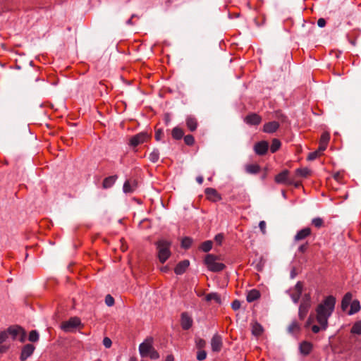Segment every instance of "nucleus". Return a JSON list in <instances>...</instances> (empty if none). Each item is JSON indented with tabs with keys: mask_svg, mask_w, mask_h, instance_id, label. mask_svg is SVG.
<instances>
[{
	"mask_svg": "<svg viewBox=\"0 0 361 361\" xmlns=\"http://www.w3.org/2000/svg\"><path fill=\"white\" fill-rule=\"evenodd\" d=\"M336 304V298L333 295L325 298L317 309V321L322 326L323 329H326L328 326V319L334 312Z\"/></svg>",
	"mask_w": 361,
	"mask_h": 361,
	"instance_id": "f257e3e1",
	"label": "nucleus"
},
{
	"mask_svg": "<svg viewBox=\"0 0 361 361\" xmlns=\"http://www.w3.org/2000/svg\"><path fill=\"white\" fill-rule=\"evenodd\" d=\"M158 252V258L164 264L171 256V243L166 240H160L156 243Z\"/></svg>",
	"mask_w": 361,
	"mask_h": 361,
	"instance_id": "f03ea898",
	"label": "nucleus"
},
{
	"mask_svg": "<svg viewBox=\"0 0 361 361\" xmlns=\"http://www.w3.org/2000/svg\"><path fill=\"white\" fill-rule=\"evenodd\" d=\"M219 259V257L208 254L204 258V264L210 271L219 272L226 267L224 264L218 262Z\"/></svg>",
	"mask_w": 361,
	"mask_h": 361,
	"instance_id": "7ed1b4c3",
	"label": "nucleus"
},
{
	"mask_svg": "<svg viewBox=\"0 0 361 361\" xmlns=\"http://www.w3.org/2000/svg\"><path fill=\"white\" fill-rule=\"evenodd\" d=\"M311 305V297L310 294H305L302 298V302L299 307L298 316L302 320L306 317Z\"/></svg>",
	"mask_w": 361,
	"mask_h": 361,
	"instance_id": "20e7f679",
	"label": "nucleus"
},
{
	"mask_svg": "<svg viewBox=\"0 0 361 361\" xmlns=\"http://www.w3.org/2000/svg\"><path fill=\"white\" fill-rule=\"evenodd\" d=\"M149 135L146 132H141L130 137L129 145L133 147L147 142L149 139Z\"/></svg>",
	"mask_w": 361,
	"mask_h": 361,
	"instance_id": "39448f33",
	"label": "nucleus"
},
{
	"mask_svg": "<svg viewBox=\"0 0 361 361\" xmlns=\"http://www.w3.org/2000/svg\"><path fill=\"white\" fill-rule=\"evenodd\" d=\"M80 319L78 317H72L68 321L61 324V329L65 332H70L80 324Z\"/></svg>",
	"mask_w": 361,
	"mask_h": 361,
	"instance_id": "423d86ee",
	"label": "nucleus"
},
{
	"mask_svg": "<svg viewBox=\"0 0 361 361\" xmlns=\"http://www.w3.org/2000/svg\"><path fill=\"white\" fill-rule=\"evenodd\" d=\"M275 181L277 183L280 184H294V180L289 176V171L288 170H284L282 172L279 173L278 175H276L275 177Z\"/></svg>",
	"mask_w": 361,
	"mask_h": 361,
	"instance_id": "0eeeda50",
	"label": "nucleus"
},
{
	"mask_svg": "<svg viewBox=\"0 0 361 361\" xmlns=\"http://www.w3.org/2000/svg\"><path fill=\"white\" fill-rule=\"evenodd\" d=\"M35 347L32 344H26L23 346L21 350L20 360V361H25L29 357H30L34 351Z\"/></svg>",
	"mask_w": 361,
	"mask_h": 361,
	"instance_id": "6e6552de",
	"label": "nucleus"
},
{
	"mask_svg": "<svg viewBox=\"0 0 361 361\" xmlns=\"http://www.w3.org/2000/svg\"><path fill=\"white\" fill-rule=\"evenodd\" d=\"M244 121L250 126H257L262 122V117L257 114L251 113L245 117Z\"/></svg>",
	"mask_w": 361,
	"mask_h": 361,
	"instance_id": "1a4fd4ad",
	"label": "nucleus"
},
{
	"mask_svg": "<svg viewBox=\"0 0 361 361\" xmlns=\"http://www.w3.org/2000/svg\"><path fill=\"white\" fill-rule=\"evenodd\" d=\"M312 234V230L309 227L303 228L302 229L298 231L295 235L294 236V241L299 242L301 241L307 237H309Z\"/></svg>",
	"mask_w": 361,
	"mask_h": 361,
	"instance_id": "9d476101",
	"label": "nucleus"
},
{
	"mask_svg": "<svg viewBox=\"0 0 361 361\" xmlns=\"http://www.w3.org/2000/svg\"><path fill=\"white\" fill-rule=\"evenodd\" d=\"M137 188V182L135 179L127 180L123 187V192L125 193H132Z\"/></svg>",
	"mask_w": 361,
	"mask_h": 361,
	"instance_id": "9b49d317",
	"label": "nucleus"
},
{
	"mask_svg": "<svg viewBox=\"0 0 361 361\" xmlns=\"http://www.w3.org/2000/svg\"><path fill=\"white\" fill-rule=\"evenodd\" d=\"M269 148V143L267 141H260L255 145V152L258 155H264Z\"/></svg>",
	"mask_w": 361,
	"mask_h": 361,
	"instance_id": "f8f14e48",
	"label": "nucleus"
},
{
	"mask_svg": "<svg viewBox=\"0 0 361 361\" xmlns=\"http://www.w3.org/2000/svg\"><path fill=\"white\" fill-rule=\"evenodd\" d=\"M302 291V283L298 281L295 287L293 293L290 294V298L295 303H298L300 300Z\"/></svg>",
	"mask_w": 361,
	"mask_h": 361,
	"instance_id": "ddd939ff",
	"label": "nucleus"
},
{
	"mask_svg": "<svg viewBox=\"0 0 361 361\" xmlns=\"http://www.w3.org/2000/svg\"><path fill=\"white\" fill-rule=\"evenodd\" d=\"M211 346L214 352H219L222 347V339L219 335L215 334L211 340Z\"/></svg>",
	"mask_w": 361,
	"mask_h": 361,
	"instance_id": "4468645a",
	"label": "nucleus"
},
{
	"mask_svg": "<svg viewBox=\"0 0 361 361\" xmlns=\"http://www.w3.org/2000/svg\"><path fill=\"white\" fill-rule=\"evenodd\" d=\"M192 325V319L187 312L181 314V326L184 330H188Z\"/></svg>",
	"mask_w": 361,
	"mask_h": 361,
	"instance_id": "2eb2a0df",
	"label": "nucleus"
},
{
	"mask_svg": "<svg viewBox=\"0 0 361 361\" xmlns=\"http://www.w3.org/2000/svg\"><path fill=\"white\" fill-rule=\"evenodd\" d=\"M205 195L208 200L213 202H217L221 199L217 191L212 188H207L205 189Z\"/></svg>",
	"mask_w": 361,
	"mask_h": 361,
	"instance_id": "dca6fc26",
	"label": "nucleus"
},
{
	"mask_svg": "<svg viewBox=\"0 0 361 361\" xmlns=\"http://www.w3.org/2000/svg\"><path fill=\"white\" fill-rule=\"evenodd\" d=\"M154 348L152 344L147 341L145 342L142 343L139 346V351L141 357H147L149 353Z\"/></svg>",
	"mask_w": 361,
	"mask_h": 361,
	"instance_id": "f3484780",
	"label": "nucleus"
},
{
	"mask_svg": "<svg viewBox=\"0 0 361 361\" xmlns=\"http://www.w3.org/2000/svg\"><path fill=\"white\" fill-rule=\"evenodd\" d=\"M279 128V123L276 121H271L265 123L263 126V131L267 133H275Z\"/></svg>",
	"mask_w": 361,
	"mask_h": 361,
	"instance_id": "a211bd4d",
	"label": "nucleus"
},
{
	"mask_svg": "<svg viewBox=\"0 0 361 361\" xmlns=\"http://www.w3.org/2000/svg\"><path fill=\"white\" fill-rule=\"evenodd\" d=\"M312 348H313V345L310 342L302 341L300 344L299 350L302 355H307L311 353Z\"/></svg>",
	"mask_w": 361,
	"mask_h": 361,
	"instance_id": "6ab92c4d",
	"label": "nucleus"
},
{
	"mask_svg": "<svg viewBox=\"0 0 361 361\" xmlns=\"http://www.w3.org/2000/svg\"><path fill=\"white\" fill-rule=\"evenodd\" d=\"M190 262L188 260L185 259L180 262L174 269V271L177 275L183 274L187 268L189 267Z\"/></svg>",
	"mask_w": 361,
	"mask_h": 361,
	"instance_id": "aec40b11",
	"label": "nucleus"
},
{
	"mask_svg": "<svg viewBox=\"0 0 361 361\" xmlns=\"http://www.w3.org/2000/svg\"><path fill=\"white\" fill-rule=\"evenodd\" d=\"M185 123L188 128L192 132L195 131L198 126L197 121L193 116H187Z\"/></svg>",
	"mask_w": 361,
	"mask_h": 361,
	"instance_id": "412c9836",
	"label": "nucleus"
},
{
	"mask_svg": "<svg viewBox=\"0 0 361 361\" xmlns=\"http://www.w3.org/2000/svg\"><path fill=\"white\" fill-rule=\"evenodd\" d=\"M353 295L348 292L345 294L341 301V309L345 311L352 302Z\"/></svg>",
	"mask_w": 361,
	"mask_h": 361,
	"instance_id": "4be33fe9",
	"label": "nucleus"
},
{
	"mask_svg": "<svg viewBox=\"0 0 361 361\" xmlns=\"http://www.w3.org/2000/svg\"><path fill=\"white\" fill-rule=\"evenodd\" d=\"M287 330L292 335L298 334L300 331V325L297 321L294 320L288 326Z\"/></svg>",
	"mask_w": 361,
	"mask_h": 361,
	"instance_id": "5701e85b",
	"label": "nucleus"
},
{
	"mask_svg": "<svg viewBox=\"0 0 361 361\" xmlns=\"http://www.w3.org/2000/svg\"><path fill=\"white\" fill-rule=\"evenodd\" d=\"M21 331H23V328L19 326H10L7 329L8 334L12 336L13 340L17 338V336Z\"/></svg>",
	"mask_w": 361,
	"mask_h": 361,
	"instance_id": "b1692460",
	"label": "nucleus"
},
{
	"mask_svg": "<svg viewBox=\"0 0 361 361\" xmlns=\"http://www.w3.org/2000/svg\"><path fill=\"white\" fill-rule=\"evenodd\" d=\"M260 297V293L256 289H252L247 293V301L248 302H254Z\"/></svg>",
	"mask_w": 361,
	"mask_h": 361,
	"instance_id": "393cba45",
	"label": "nucleus"
},
{
	"mask_svg": "<svg viewBox=\"0 0 361 361\" xmlns=\"http://www.w3.org/2000/svg\"><path fill=\"white\" fill-rule=\"evenodd\" d=\"M361 309L360 303L357 300H354L350 304V309L348 312L349 315H353L358 312Z\"/></svg>",
	"mask_w": 361,
	"mask_h": 361,
	"instance_id": "a878e982",
	"label": "nucleus"
},
{
	"mask_svg": "<svg viewBox=\"0 0 361 361\" xmlns=\"http://www.w3.org/2000/svg\"><path fill=\"white\" fill-rule=\"evenodd\" d=\"M245 169L247 173L257 174L260 171V166L258 164H247Z\"/></svg>",
	"mask_w": 361,
	"mask_h": 361,
	"instance_id": "bb28decb",
	"label": "nucleus"
},
{
	"mask_svg": "<svg viewBox=\"0 0 361 361\" xmlns=\"http://www.w3.org/2000/svg\"><path fill=\"white\" fill-rule=\"evenodd\" d=\"M116 176H111L107 178H105L103 180L102 185L104 188H111L115 183L116 179Z\"/></svg>",
	"mask_w": 361,
	"mask_h": 361,
	"instance_id": "cd10ccee",
	"label": "nucleus"
},
{
	"mask_svg": "<svg viewBox=\"0 0 361 361\" xmlns=\"http://www.w3.org/2000/svg\"><path fill=\"white\" fill-rule=\"evenodd\" d=\"M184 135L183 129L179 127H175L173 128L171 135L175 140H180Z\"/></svg>",
	"mask_w": 361,
	"mask_h": 361,
	"instance_id": "c85d7f7f",
	"label": "nucleus"
},
{
	"mask_svg": "<svg viewBox=\"0 0 361 361\" xmlns=\"http://www.w3.org/2000/svg\"><path fill=\"white\" fill-rule=\"evenodd\" d=\"M205 300L207 302H209V301H212V300H214L216 303H219V304L221 303L220 296L216 293H211L207 294L205 296Z\"/></svg>",
	"mask_w": 361,
	"mask_h": 361,
	"instance_id": "c756f323",
	"label": "nucleus"
},
{
	"mask_svg": "<svg viewBox=\"0 0 361 361\" xmlns=\"http://www.w3.org/2000/svg\"><path fill=\"white\" fill-rule=\"evenodd\" d=\"M252 332L255 336H260L263 332V328L259 323H255L252 327Z\"/></svg>",
	"mask_w": 361,
	"mask_h": 361,
	"instance_id": "7c9ffc66",
	"label": "nucleus"
},
{
	"mask_svg": "<svg viewBox=\"0 0 361 361\" xmlns=\"http://www.w3.org/2000/svg\"><path fill=\"white\" fill-rule=\"evenodd\" d=\"M159 159V151L158 149H154L149 155V159L152 163H156Z\"/></svg>",
	"mask_w": 361,
	"mask_h": 361,
	"instance_id": "2f4dec72",
	"label": "nucleus"
},
{
	"mask_svg": "<svg viewBox=\"0 0 361 361\" xmlns=\"http://www.w3.org/2000/svg\"><path fill=\"white\" fill-rule=\"evenodd\" d=\"M350 332L354 334L361 335V321L356 322L353 325Z\"/></svg>",
	"mask_w": 361,
	"mask_h": 361,
	"instance_id": "473e14b6",
	"label": "nucleus"
},
{
	"mask_svg": "<svg viewBox=\"0 0 361 361\" xmlns=\"http://www.w3.org/2000/svg\"><path fill=\"white\" fill-rule=\"evenodd\" d=\"M312 224L317 228H320L324 226V220L321 217H316V218L312 219Z\"/></svg>",
	"mask_w": 361,
	"mask_h": 361,
	"instance_id": "72a5a7b5",
	"label": "nucleus"
},
{
	"mask_svg": "<svg viewBox=\"0 0 361 361\" xmlns=\"http://www.w3.org/2000/svg\"><path fill=\"white\" fill-rule=\"evenodd\" d=\"M280 147H281V142H280V140L275 138L271 142V147H270V151L272 153H274L277 150H279Z\"/></svg>",
	"mask_w": 361,
	"mask_h": 361,
	"instance_id": "f704fd0d",
	"label": "nucleus"
},
{
	"mask_svg": "<svg viewBox=\"0 0 361 361\" xmlns=\"http://www.w3.org/2000/svg\"><path fill=\"white\" fill-rule=\"evenodd\" d=\"M39 338V333L36 330H32L29 334L28 340L31 342L38 341Z\"/></svg>",
	"mask_w": 361,
	"mask_h": 361,
	"instance_id": "c9c22d12",
	"label": "nucleus"
},
{
	"mask_svg": "<svg viewBox=\"0 0 361 361\" xmlns=\"http://www.w3.org/2000/svg\"><path fill=\"white\" fill-rule=\"evenodd\" d=\"M200 248L205 252H209L212 248V242L210 240L204 241L202 243Z\"/></svg>",
	"mask_w": 361,
	"mask_h": 361,
	"instance_id": "e433bc0d",
	"label": "nucleus"
},
{
	"mask_svg": "<svg viewBox=\"0 0 361 361\" xmlns=\"http://www.w3.org/2000/svg\"><path fill=\"white\" fill-rule=\"evenodd\" d=\"M192 243V238H190L189 237H185L182 240L181 246L185 249H188L191 246Z\"/></svg>",
	"mask_w": 361,
	"mask_h": 361,
	"instance_id": "4c0bfd02",
	"label": "nucleus"
},
{
	"mask_svg": "<svg viewBox=\"0 0 361 361\" xmlns=\"http://www.w3.org/2000/svg\"><path fill=\"white\" fill-rule=\"evenodd\" d=\"M298 176L301 177H307L310 173V170L307 168L298 169L295 171Z\"/></svg>",
	"mask_w": 361,
	"mask_h": 361,
	"instance_id": "58836bf2",
	"label": "nucleus"
},
{
	"mask_svg": "<svg viewBox=\"0 0 361 361\" xmlns=\"http://www.w3.org/2000/svg\"><path fill=\"white\" fill-rule=\"evenodd\" d=\"M184 142L188 146H192L195 143V138L192 135H187L184 137Z\"/></svg>",
	"mask_w": 361,
	"mask_h": 361,
	"instance_id": "ea45409f",
	"label": "nucleus"
},
{
	"mask_svg": "<svg viewBox=\"0 0 361 361\" xmlns=\"http://www.w3.org/2000/svg\"><path fill=\"white\" fill-rule=\"evenodd\" d=\"M329 139H330L329 133L327 132H324L321 135L319 142L328 145Z\"/></svg>",
	"mask_w": 361,
	"mask_h": 361,
	"instance_id": "a19ab883",
	"label": "nucleus"
},
{
	"mask_svg": "<svg viewBox=\"0 0 361 361\" xmlns=\"http://www.w3.org/2000/svg\"><path fill=\"white\" fill-rule=\"evenodd\" d=\"M105 303L107 306L111 307L114 304V299L111 295H107L105 297Z\"/></svg>",
	"mask_w": 361,
	"mask_h": 361,
	"instance_id": "79ce46f5",
	"label": "nucleus"
},
{
	"mask_svg": "<svg viewBox=\"0 0 361 361\" xmlns=\"http://www.w3.org/2000/svg\"><path fill=\"white\" fill-rule=\"evenodd\" d=\"M320 154L321 153L318 150L312 152L309 154V155L307 157V159L309 161H313V160L316 159L319 156Z\"/></svg>",
	"mask_w": 361,
	"mask_h": 361,
	"instance_id": "37998d69",
	"label": "nucleus"
},
{
	"mask_svg": "<svg viewBox=\"0 0 361 361\" xmlns=\"http://www.w3.org/2000/svg\"><path fill=\"white\" fill-rule=\"evenodd\" d=\"M164 133L161 129H158L155 132V139L157 141H160L164 137Z\"/></svg>",
	"mask_w": 361,
	"mask_h": 361,
	"instance_id": "c03bdc74",
	"label": "nucleus"
},
{
	"mask_svg": "<svg viewBox=\"0 0 361 361\" xmlns=\"http://www.w3.org/2000/svg\"><path fill=\"white\" fill-rule=\"evenodd\" d=\"M148 356L152 360H157L159 357V353L154 348H152V350L149 353Z\"/></svg>",
	"mask_w": 361,
	"mask_h": 361,
	"instance_id": "a18cd8bd",
	"label": "nucleus"
},
{
	"mask_svg": "<svg viewBox=\"0 0 361 361\" xmlns=\"http://www.w3.org/2000/svg\"><path fill=\"white\" fill-rule=\"evenodd\" d=\"M207 357V353L204 350H199L197 353V359L198 360H204Z\"/></svg>",
	"mask_w": 361,
	"mask_h": 361,
	"instance_id": "49530a36",
	"label": "nucleus"
},
{
	"mask_svg": "<svg viewBox=\"0 0 361 361\" xmlns=\"http://www.w3.org/2000/svg\"><path fill=\"white\" fill-rule=\"evenodd\" d=\"M276 117L280 120L282 123H285L287 121V117L283 114L281 112L277 111L276 113Z\"/></svg>",
	"mask_w": 361,
	"mask_h": 361,
	"instance_id": "de8ad7c7",
	"label": "nucleus"
},
{
	"mask_svg": "<svg viewBox=\"0 0 361 361\" xmlns=\"http://www.w3.org/2000/svg\"><path fill=\"white\" fill-rule=\"evenodd\" d=\"M8 334L7 331L0 332V344L3 343L8 338Z\"/></svg>",
	"mask_w": 361,
	"mask_h": 361,
	"instance_id": "09e8293b",
	"label": "nucleus"
},
{
	"mask_svg": "<svg viewBox=\"0 0 361 361\" xmlns=\"http://www.w3.org/2000/svg\"><path fill=\"white\" fill-rule=\"evenodd\" d=\"M103 345H104L105 348H109L112 345V341L109 338L105 337L103 339Z\"/></svg>",
	"mask_w": 361,
	"mask_h": 361,
	"instance_id": "8fccbe9b",
	"label": "nucleus"
},
{
	"mask_svg": "<svg viewBox=\"0 0 361 361\" xmlns=\"http://www.w3.org/2000/svg\"><path fill=\"white\" fill-rule=\"evenodd\" d=\"M307 248H308V243H305L299 246L298 251L301 253H305L307 250Z\"/></svg>",
	"mask_w": 361,
	"mask_h": 361,
	"instance_id": "3c124183",
	"label": "nucleus"
},
{
	"mask_svg": "<svg viewBox=\"0 0 361 361\" xmlns=\"http://www.w3.org/2000/svg\"><path fill=\"white\" fill-rule=\"evenodd\" d=\"M231 307L233 310H238L240 307V302L238 300H235L231 303Z\"/></svg>",
	"mask_w": 361,
	"mask_h": 361,
	"instance_id": "603ef678",
	"label": "nucleus"
},
{
	"mask_svg": "<svg viewBox=\"0 0 361 361\" xmlns=\"http://www.w3.org/2000/svg\"><path fill=\"white\" fill-rule=\"evenodd\" d=\"M259 227L263 234L266 233V222L264 221H261L259 224Z\"/></svg>",
	"mask_w": 361,
	"mask_h": 361,
	"instance_id": "864d4df0",
	"label": "nucleus"
},
{
	"mask_svg": "<svg viewBox=\"0 0 361 361\" xmlns=\"http://www.w3.org/2000/svg\"><path fill=\"white\" fill-rule=\"evenodd\" d=\"M19 335H20L19 341L21 343H24L25 341L26 333L23 329V331H21Z\"/></svg>",
	"mask_w": 361,
	"mask_h": 361,
	"instance_id": "5fc2aeb1",
	"label": "nucleus"
},
{
	"mask_svg": "<svg viewBox=\"0 0 361 361\" xmlns=\"http://www.w3.org/2000/svg\"><path fill=\"white\" fill-rule=\"evenodd\" d=\"M317 25L320 27H324L326 25V20L324 18H319L317 20Z\"/></svg>",
	"mask_w": 361,
	"mask_h": 361,
	"instance_id": "6e6d98bb",
	"label": "nucleus"
},
{
	"mask_svg": "<svg viewBox=\"0 0 361 361\" xmlns=\"http://www.w3.org/2000/svg\"><path fill=\"white\" fill-rule=\"evenodd\" d=\"M224 239V235L221 233L219 234H217L216 236H215V240L216 243H218L219 244H221L222 240Z\"/></svg>",
	"mask_w": 361,
	"mask_h": 361,
	"instance_id": "4d7b16f0",
	"label": "nucleus"
},
{
	"mask_svg": "<svg viewBox=\"0 0 361 361\" xmlns=\"http://www.w3.org/2000/svg\"><path fill=\"white\" fill-rule=\"evenodd\" d=\"M327 144H324V143H322V142H319V148H318V151L321 153L323 151H324L326 147H327Z\"/></svg>",
	"mask_w": 361,
	"mask_h": 361,
	"instance_id": "13d9d810",
	"label": "nucleus"
},
{
	"mask_svg": "<svg viewBox=\"0 0 361 361\" xmlns=\"http://www.w3.org/2000/svg\"><path fill=\"white\" fill-rule=\"evenodd\" d=\"M323 329L322 328V326H321V327H319V326H317V325H313V326H312V331L314 334H317V333L320 331V329Z\"/></svg>",
	"mask_w": 361,
	"mask_h": 361,
	"instance_id": "bf43d9fd",
	"label": "nucleus"
},
{
	"mask_svg": "<svg viewBox=\"0 0 361 361\" xmlns=\"http://www.w3.org/2000/svg\"><path fill=\"white\" fill-rule=\"evenodd\" d=\"M204 345H205V341L203 339H200L199 342L197 343V346L199 348H202L204 346Z\"/></svg>",
	"mask_w": 361,
	"mask_h": 361,
	"instance_id": "052dcab7",
	"label": "nucleus"
},
{
	"mask_svg": "<svg viewBox=\"0 0 361 361\" xmlns=\"http://www.w3.org/2000/svg\"><path fill=\"white\" fill-rule=\"evenodd\" d=\"M196 180L199 184H202L203 183L204 178L202 176H200L196 178Z\"/></svg>",
	"mask_w": 361,
	"mask_h": 361,
	"instance_id": "680f3d73",
	"label": "nucleus"
},
{
	"mask_svg": "<svg viewBox=\"0 0 361 361\" xmlns=\"http://www.w3.org/2000/svg\"><path fill=\"white\" fill-rule=\"evenodd\" d=\"M312 316H310V317L308 318V319H307V322H306L305 326H306V327H307V326H309L311 324V323H312Z\"/></svg>",
	"mask_w": 361,
	"mask_h": 361,
	"instance_id": "e2e57ef3",
	"label": "nucleus"
},
{
	"mask_svg": "<svg viewBox=\"0 0 361 361\" xmlns=\"http://www.w3.org/2000/svg\"><path fill=\"white\" fill-rule=\"evenodd\" d=\"M7 350V348L4 345H0V353H5Z\"/></svg>",
	"mask_w": 361,
	"mask_h": 361,
	"instance_id": "0e129e2a",
	"label": "nucleus"
},
{
	"mask_svg": "<svg viewBox=\"0 0 361 361\" xmlns=\"http://www.w3.org/2000/svg\"><path fill=\"white\" fill-rule=\"evenodd\" d=\"M165 361H173V357L171 355H168Z\"/></svg>",
	"mask_w": 361,
	"mask_h": 361,
	"instance_id": "69168bd1",
	"label": "nucleus"
},
{
	"mask_svg": "<svg viewBox=\"0 0 361 361\" xmlns=\"http://www.w3.org/2000/svg\"><path fill=\"white\" fill-rule=\"evenodd\" d=\"M161 270H162L163 271H166L168 270V268H167V267H163V268L161 269Z\"/></svg>",
	"mask_w": 361,
	"mask_h": 361,
	"instance_id": "338daca9",
	"label": "nucleus"
},
{
	"mask_svg": "<svg viewBox=\"0 0 361 361\" xmlns=\"http://www.w3.org/2000/svg\"><path fill=\"white\" fill-rule=\"evenodd\" d=\"M127 23H128V24H131V23H132V20H131V19H129V20L127 21Z\"/></svg>",
	"mask_w": 361,
	"mask_h": 361,
	"instance_id": "774afa93",
	"label": "nucleus"
}]
</instances>
